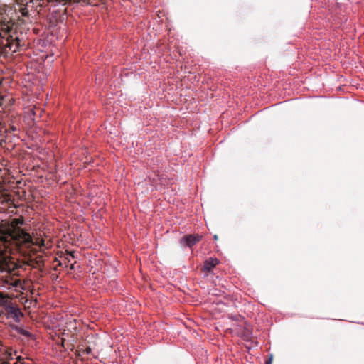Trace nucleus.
<instances>
[{
  "mask_svg": "<svg viewBox=\"0 0 364 364\" xmlns=\"http://www.w3.org/2000/svg\"><path fill=\"white\" fill-rule=\"evenodd\" d=\"M23 223L24 220L22 218H14L11 222L2 223L0 228V232L1 233L0 234L5 235L6 247L11 242H15L18 246L25 248H29L33 245H37L40 247L44 246V241L43 240L36 239L34 241L31 235L20 227Z\"/></svg>",
  "mask_w": 364,
  "mask_h": 364,
  "instance_id": "obj_1",
  "label": "nucleus"
},
{
  "mask_svg": "<svg viewBox=\"0 0 364 364\" xmlns=\"http://www.w3.org/2000/svg\"><path fill=\"white\" fill-rule=\"evenodd\" d=\"M16 2L18 4L24 5L26 7L21 9L22 14L26 16L28 15V9H33L35 8L36 10H37L38 7H46L48 6L49 4H53V6H55L58 3L62 5H65L68 2H75V3H79L81 2L82 0H16ZM85 2H87V4H90V0H83Z\"/></svg>",
  "mask_w": 364,
  "mask_h": 364,
  "instance_id": "obj_2",
  "label": "nucleus"
},
{
  "mask_svg": "<svg viewBox=\"0 0 364 364\" xmlns=\"http://www.w3.org/2000/svg\"><path fill=\"white\" fill-rule=\"evenodd\" d=\"M5 266L8 267L7 272L9 275L5 277V283L8 284V288L14 289L16 291H21L25 289L23 283L17 277L16 268L13 267V268L11 269L7 264Z\"/></svg>",
  "mask_w": 364,
  "mask_h": 364,
  "instance_id": "obj_3",
  "label": "nucleus"
},
{
  "mask_svg": "<svg viewBox=\"0 0 364 364\" xmlns=\"http://www.w3.org/2000/svg\"><path fill=\"white\" fill-rule=\"evenodd\" d=\"M4 314L8 318H12L14 321H19L23 314L20 309L11 304H7L4 307Z\"/></svg>",
  "mask_w": 364,
  "mask_h": 364,
  "instance_id": "obj_4",
  "label": "nucleus"
},
{
  "mask_svg": "<svg viewBox=\"0 0 364 364\" xmlns=\"http://www.w3.org/2000/svg\"><path fill=\"white\" fill-rule=\"evenodd\" d=\"M202 236L199 235H186L181 240V243H185L188 247H192L197 242H200Z\"/></svg>",
  "mask_w": 364,
  "mask_h": 364,
  "instance_id": "obj_5",
  "label": "nucleus"
},
{
  "mask_svg": "<svg viewBox=\"0 0 364 364\" xmlns=\"http://www.w3.org/2000/svg\"><path fill=\"white\" fill-rule=\"evenodd\" d=\"M218 263L219 262L217 259L209 258L205 261L202 270L203 272H210Z\"/></svg>",
  "mask_w": 364,
  "mask_h": 364,
  "instance_id": "obj_6",
  "label": "nucleus"
},
{
  "mask_svg": "<svg viewBox=\"0 0 364 364\" xmlns=\"http://www.w3.org/2000/svg\"><path fill=\"white\" fill-rule=\"evenodd\" d=\"M2 355L3 356L1 358H4L5 360H8L9 362L13 360V355L11 349L5 350Z\"/></svg>",
  "mask_w": 364,
  "mask_h": 364,
  "instance_id": "obj_7",
  "label": "nucleus"
},
{
  "mask_svg": "<svg viewBox=\"0 0 364 364\" xmlns=\"http://www.w3.org/2000/svg\"><path fill=\"white\" fill-rule=\"evenodd\" d=\"M14 364H27V363L24 361L23 358H22L21 356H17L16 362H15Z\"/></svg>",
  "mask_w": 364,
  "mask_h": 364,
  "instance_id": "obj_8",
  "label": "nucleus"
},
{
  "mask_svg": "<svg viewBox=\"0 0 364 364\" xmlns=\"http://www.w3.org/2000/svg\"><path fill=\"white\" fill-rule=\"evenodd\" d=\"M82 351L86 354H90L92 352V349L90 347L87 346L85 350H82Z\"/></svg>",
  "mask_w": 364,
  "mask_h": 364,
  "instance_id": "obj_9",
  "label": "nucleus"
},
{
  "mask_svg": "<svg viewBox=\"0 0 364 364\" xmlns=\"http://www.w3.org/2000/svg\"><path fill=\"white\" fill-rule=\"evenodd\" d=\"M0 364H10L8 360H5L4 358L0 357Z\"/></svg>",
  "mask_w": 364,
  "mask_h": 364,
  "instance_id": "obj_10",
  "label": "nucleus"
},
{
  "mask_svg": "<svg viewBox=\"0 0 364 364\" xmlns=\"http://www.w3.org/2000/svg\"><path fill=\"white\" fill-rule=\"evenodd\" d=\"M23 334L25 335V336H30V333L28 331H24Z\"/></svg>",
  "mask_w": 364,
  "mask_h": 364,
  "instance_id": "obj_11",
  "label": "nucleus"
},
{
  "mask_svg": "<svg viewBox=\"0 0 364 364\" xmlns=\"http://www.w3.org/2000/svg\"><path fill=\"white\" fill-rule=\"evenodd\" d=\"M272 357H271L268 360H267V361H266V363H265V364H271V363H272Z\"/></svg>",
  "mask_w": 364,
  "mask_h": 364,
  "instance_id": "obj_12",
  "label": "nucleus"
},
{
  "mask_svg": "<svg viewBox=\"0 0 364 364\" xmlns=\"http://www.w3.org/2000/svg\"><path fill=\"white\" fill-rule=\"evenodd\" d=\"M68 255H69V256H70V257H71L72 258H74V257H75L73 252H68Z\"/></svg>",
  "mask_w": 364,
  "mask_h": 364,
  "instance_id": "obj_13",
  "label": "nucleus"
},
{
  "mask_svg": "<svg viewBox=\"0 0 364 364\" xmlns=\"http://www.w3.org/2000/svg\"><path fill=\"white\" fill-rule=\"evenodd\" d=\"M37 264L40 266V265L43 264V261L38 260V261H37Z\"/></svg>",
  "mask_w": 364,
  "mask_h": 364,
  "instance_id": "obj_14",
  "label": "nucleus"
},
{
  "mask_svg": "<svg viewBox=\"0 0 364 364\" xmlns=\"http://www.w3.org/2000/svg\"><path fill=\"white\" fill-rule=\"evenodd\" d=\"M70 269H74V264H72L70 267Z\"/></svg>",
  "mask_w": 364,
  "mask_h": 364,
  "instance_id": "obj_15",
  "label": "nucleus"
},
{
  "mask_svg": "<svg viewBox=\"0 0 364 364\" xmlns=\"http://www.w3.org/2000/svg\"><path fill=\"white\" fill-rule=\"evenodd\" d=\"M11 129L12 131H15L16 130V128L14 127H11Z\"/></svg>",
  "mask_w": 364,
  "mask_h": 364,
  "instance_id": "obj_16",
  "label": "nucleus"
},
{
  "mask_svg": "<svg viewBox=\"0 0 364 364\" xmlns=\"http://www.w3.org/2000/svg\"><path fill=\"white\" fill-rule=\"evenodd\" d=\"M214 238H215V240H217V239H218V236H217V235H215V236H214Z\"/></svg>",
  "mask_w": 364,
  "mask_h": 364,
  "instance_id": "obj_17",
  "label": "nucleus"
}]
</instances>
